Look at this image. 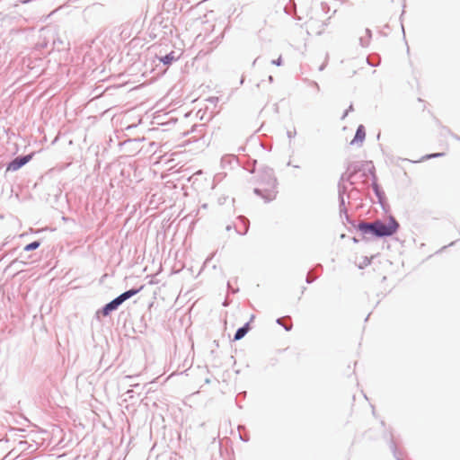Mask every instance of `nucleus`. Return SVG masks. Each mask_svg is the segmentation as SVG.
Masks as SVG:
<instances>
[{
	"mask_svg": "<svg viewBox=\"0 0 460 460\" xmlns=\"http://www.w3.org/2000/svg\"><path fill=\"white\" fill-rule=\"evenodd\" d=\"M144 288V286H141L137 289H130L128 290L121 295H119L118 297L113 299L111 302L108 303L101 311L102 314L103 316H108L111 311L116 310L119 305H121L125 300L130 298L134 295L137 294L139 291H141Z\"/></svg>",
	"mask_w": 460,
	"mask_h": 460,
	"instance_id": "1",
	"label": "nucleus"
},
{
	"mask_svg": "<svg viewBox=\"0 0 460 460\" xmlns=\"http://www.w3.org/2000/svg\"><path fill=\"white\" fill-rule=\"evenodd\" d=\"M376 223V236H389L394 234L398 229V223L391 218L387 223H383L381 221H375Z\"/></svg>",
	"mask_w": 460,
	"mask_h": 460,
	"instance_id": "2",
	"label": "nucleus"
},
{
	"mask_svg": "<svg viewBox=\"0 0 460 460\" xmlns=\"http://www.w3.org/2000/svg\"><path fill=\"white\" fill-rule=\"evenodd\" d=\"M33 157V153L28 155H25V156H22V157H17L15 158L14 160H13L7 166V171H17L18 169H20L22 166H23L24 164H26L28 162H30Z\"/></svg>",
	"mask_w": 460,
	"mask_h": 460,
	"instance_id": "3",
	"label": "nucleus"
},
{
	"mask_svg": "<svg viewBox=\"0 0 460 460\" xmlns=\"http://www.w3.org/2000/svg\"><path fill=\"white\" fill-rule=\"evenodd\" d=\"M358 229L361 232L364 238H368L369 236H376V223H360L358 226Z\"/></svg>",
	"mask_w": 460,
	"mask_h": 460,
	"instance_id": "4",
	"label": "nucleus"
},
{
	"mask_svg": "<svg viewBox=\"0 0 460 460\" xmlns=\"http://www.w3.org/2000/svg\"><path fill=\"white\" fill-rule=\"evenodd\" d=\"M366 138V129L363 125H359L357 128L354 138L350 141V145L352 146H362L363 142Z\"/></svg>",
	"mask_w": 460,
	"mask_h": 460,
	"instance_id": "5",
	"label": "nucleus"
},
{
	"mask_svg": "<svg viewBox=\"0 0 460 460\" xmlns=\"http://www.w3.org/2000/svg\"><path fill=\"white\" fill-rule=\"evenodd\" d=\"M249 330H250V324L248 323L243 327L239 328L237 330V332H235V335H234V340L239 341L242 338H243Z\"/></svg>",
	"mask_w": 460,
	"mask_h": 460,
	"instance_id": "6",
	"label": "nucleus"
},
{
	"mask_svg": "<svg viewBox=\"0 0 460 460\" xmlns=\"http://www.w3.org/2000/svg\"><path fill=\"white\" fill-rule=\"evenodd\" d=\"M371 262V259L367 256H361L356 261V264L359 269H363L368 266Z\"/></svg>",
	"mask_w": 460,
	"mask_h": 460,
	"instance_id": "7",
	"label": "nucleus"
},
{
	"mask_svg": "<svg viewBox=\"0 0 460 460\" xmlns=\"http://www.w3.org/2000/svg\"><path fill=\"white\" fill-rule=\"evenodd\" d=\"M175 57L173 55V52H171L170 54L164 56V58H161V61L165 64V65H168V64H171L173 60H175Z\"/></svg>",
	"mask_w": 460,
	"mask_h": 460,
	"instance_id": "8",
	"label": "nucleus"
},
{
	"mask_svg": "<svg viewBox=\"0 0 460 460\" xmlns=\"http://www.w3.org/2000/svg\"><path fill=\"white\" fill-rule=\"evenodd\" d=\"M39 246H40V243L39 242H32V243L27 244L25 246L24 250L25 251H32V250L37 249Z\"/></svg>",
	"mask_w": 460,
	"mask_h": 460,
	"instance_id": "9",
	"label": "nucleus"
},
{
	"mask_svg": "<svg viewBox=\"0 0 460 460\" xmlns=\"http://www.w3.org/2000/svg\"><path fill=\"white\" fill-rule=\"evenodd\" d=\"M441 155H443V154L437 153V154L429 155L426 156V158L438 157V156H441Z\"/></svg>",
	"mask_w": 460,
	"mask_h": 460,
	"instance_id": "10",
	"label": "nucleus"
},
{
	"mask_svg": "<svg viewBox=\"0 0 460 460\" xmlns=\"http://www.w3.org/2000/svg\"><path fill=\"white\" fill-rule=\"evenodd\" d=\"M323 31V30L317 31L316 33L321 34Z\"/></svg>",
	"mask_w": 460,
	"mask_h": 460,
	"instance_id": "11",
	"label": "nucleus"
},
{
	"mask_svg": "<svg viewBox=\"0 0 460 460\" xmlns=\"http://www.w3.org/2000/svg\"><path fill=\"white\" fill-rule=\"evenodd\" d=\"M23 444H26V441H21L20 445L22 446Z\"/></svg>",
	"mask_w": 460,
	"mask_h": 460,
	"instance_id": "12",
	"label": "nucleus"
}]
</instances>
